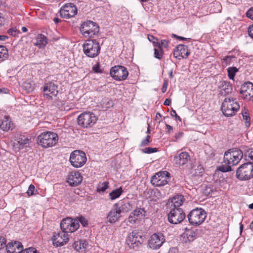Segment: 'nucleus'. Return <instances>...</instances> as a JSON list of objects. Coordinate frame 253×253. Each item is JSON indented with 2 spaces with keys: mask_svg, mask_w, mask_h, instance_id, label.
I'll list each match as a JSON object with an SVG mask.
<instances>
[{
  "mask_svg": "<svg viewBox=\"0 0 253 253\" xmlns=\"http://www.w3.org/2000/svg\"><path fill=\"white\" fill-rule=\"evenodd\" d=\"M243 156L242 151L238 149H229L224 155V165L220 166L218 169L222 172L231 171V167L237 165Z\"/></svg>",
  "mask_w": 253,
  "mask_h": 253,
  "instance_id": "1",
  "label": "nucleus"
},
{
  "mask_svg": "<svg viewBox=\"0 0 253 253\" xmlns=\"http://www.w3.org/2000/svg\"><path fill=\"white\" fill-rule=\"evenodd\" d=\"M58 141V135L51 131L42 133L37 137V143L43 148H48L54 146Z\"/></svg>",
  "mask_w": 253,
  "mask_h": 253,
  "instance_id": "2",
  "label": "nucleus"
},
{
  "mask_svg": "<svg viewBox=\"0 0 253 253\" xmlns=\"http://www.w3.org/2000/svg\"><path fill=\"white\" fill-rule=\"evenodd\" d=\"M239 108V103L233 98H226L221 105L222 112L226 117L234 115Z\"/></svg>",
  "mask_w": 253,
  "mask_h": 253,
  "instance_id": "3",
  "label": "nucleus"
},
{
  "mask_svg": "<svg viewBox=\"0 0 253 253\" xmlns=\"http://www.w3.org/2000/svg\"><path fill=\"white\" fill-rule=\"evenodd\" d=\"M83 50L87 56L90 58L95 57L100 51L99 43L96 40H87L83 44Z\"/></svg>",
  "mask_w": 253,
  "mask_h": 253,
  "instance_id": "4",
  "label": "nucleus"
},
{
  "mask_svg": "<svg viewBox=\"0 0 253 253\" xmlns=\"http://www.w3.org/2000/svg\"><path fill=\"white\" fill-rule=\"evenodd\" d=\"M189 223L193 225H199L202 224L207 217L206 211L201 208L192 210L188 215Z\"/></svg>",
  "mask_w": 253,
  "mask_h": 253,
  "instance_id": "5",
  "label": "nucleus"
},
{
  "mask_svg": "<svg viewBox=\"0 0 253 253\" xmlns=\"http://www.w3.org/2000/svg\"><path fill=\"white\" fill-rule=\"evenodd\" d=\"M236 176L241 180H247L253 178V163L249 162L242 165L237 170Z\"/></svg>",
  "mask_w": 253,
  "mask_h": 253,
  "instance_id": "6",
  "label": "nucleus"
},
{
  "mask_svg": "<svg viewBox=\"0 0 253 253\" xmlns=\"http://www.w3.org/2000/svg\"><path fill=\"white\" fill-rule=\"evenodd\" d=\"M97 117L92 112H84L80 114L78 118L79 126L84 128L92 127L97 121Z\"/></svg>",
  "mask_w": 253,
  "mask_h": 253,
  "instance_id": "7",
  "label": "nucleus"
},
{
  "mask_svg": "<svg viewBox=\"0 0 253 253\" xmlns=\"http://www.w3.org/2000/svg\"><path fill=\"white\" fill-rule=\"evenodd\" d=\"M80 31L85 37H92L99 32V27L95 22L87 21L81 25Z\"/></svg>",
  "mask_w": 253,
  "mask_h": 253,
  "instance_id": "8",
  "label": "nucleus"
},
{
  "mask_svg": "<svg viewBox=\"0 0 253 253\" xmlns=\"http://www.w3.org/2000/svg\"><path fill=\"white\" fill-rule=\"evenodd\" d=\"M70 162L75 168H80L86 162L85 154L82 151L75 150L70 155Z\"/></svg>",
  "mask_w": 253,
  "mask_h": 253,
  "instance_id": "9",
  "label": "nucleus"
},
{
  "mask_svg": "<svg viewBox=\"0 0 253 253\" xmlns=\"http://www.w3.org/2000/svg\"><path fill=\"white\" fill-rule=\"evenodd\" d=\"M111 76L116 81H124L128 75V72L126 67L121 65L115 66L110 69Z\"/></svg>",
  "mask_w": 253,
  "mask_h": 253,
  "instance_id": "10",
  "label": "nucleus"
},
{
  "mask_svg": "<svg viewBox=\"0 0 253 253\" xmlns=\"http://www.w3.org/2000/svg\"><path fill=\"white\" fill-rule=\"evenodd\" d=\"M79 226L80 224L77 220L70 217L62 219L60 223L61 230L67 234L75 231Z\"/></svg>",
  "mask_w": 253,
  "mask_h": 253,
  "instance_id": "11",
  "label": "nucleus"
},
{
  "mask_svg": "<svg viewBox=\"0 0 253 253\" xmlns=\"http://www.w3.org/2000/svg\"><path fill=\"white\" fill-rule=\"evenodd\" d=\"M143 241V238L141 235V232L135 230L129 234L126 242L129 248L133 249L141 245Z\"/></svg>",
  "mask_w": 253,
  "mask_h": 253,
  "instance_id": "12",
  "label": "nucleus"
},
{
  "mask_svg": "<svg viewBox=\"0 0 253 253\" xmlns=\"http://www.w3.org/2000/svg\"><path fill=\"white\" fill-rule=\"evenodd\" d=\"M170 174L167 171L156 173L151 178V183L156 186L159 187L166 185L169 179Z\"/></svg>",
  "mask_w": 253,
  "mask_h": 253,
  "instance_id": "13",
  "label": "nucleus"
},
{
  "mask_svg": "<svg viewBox=\"0 0 253 253\" xmlns=\"http://www.w3.org/2000/svg\"><path fill=\"white\" fill-rule=\"evenodd\" d=\"M168 214V220L170 223L177 224L181 222L185 218V214L182 209H170Z\"/></svg>",
  "mask_w": 253,
  "mask_h": 253,
  "instance_id": "14",
  "label": "nucleus"
},
{
  "mask_svg": "<svg viewBox=\"0 0 253 253\" xmlns=\"http://www.w3.org/2000/svg\"><path fill=\"white\" fill-rule=\"evenodd\" d=\"M31 137L27 135L20 134L18 135L13 141V147L15 150H19L28 147L30 143Z\"/></svg>",
  "mask_w": 253,
  "mask_h": 253,
  "instance_id": "15",
  "label": "nucleus"
},
{
  "mask_svg": "<svg viewBox=\"0 0 253 253\" xmlns=\"http://www.w3.org/2000/svg\"><path fill=\"white\" fill-rule=\"evenodd\" d=\"M69 235L63 231L54 233L52 240L54 246L61 247L66 244L69 241Z\"/></svg>",
  "mask_w": 253,
  "mask_h": 253,
  "instance_id": "16",
  "label": "nucleus"
},
{
  "mask_svg": "<svg viewBox=\"0 0 253 253\" xmlns=\"http://www.w3.org/2000/svg\"><path fill=\"white\" fill-rule=\"evenodd\" d=\"M77 13V9L76 6L72 3L65 4L60 10V16L67 19L74 16Z\"/></svg>",
  "mask_w": 253,
  "mask_h": 253,
  "instance_id": "17",
  "label": "nucleus"
},
{
  "mask_svg": "<svg viewBox=\"0 0 253 253\" xmlns=\"http://www.w3.org/2000/svg\"><path fill=\"white\" fill-rule=\"evenodd\" d=\"M164 242V236L162 234L155 233L148 240V245L151 249H157L162 246Z\"/></svg>",
  "mask_w": 253,
  "mask_h": 253,
  "instance_id": "18",
  "label": "nucleus"
},
{
  "mask_svg": "<svg viewBox=\"0 0 253 253\" xmlns=\"http://www.w3.org/2000/svg\"><path fill=\"white\" fill-rule=\"evenodd\" d=\"M240 93L248 100H253V84L248 82L241 85Z\"/></svg>",
  "mask_w": 253,
  "mask_h": 253,
  "instance_id": "19",
  "label": "nucleus"
},
{
  "mask_svg": "<svg viewBox=\"0 0 253 253\" xmlns=\"http://www.w3.org/2000/svg\"><path fill=\"white\" fill-rule=\"evenodd\" d=\"M232 85L227 81H219L217 84V90L219 94L226 96L230 94L232 91Z\"/></svg>",
  "mask_w": 253,
  "mask_h": 253,
  "instance_id": "20",
  "label": "nucleus"
},
{
  "mask_svg": "<svg viewBox=\"0 0 253 253\" xmlns=\"http://www.w3.org/2000/svg\"><path fill=\"white\" fill-rule=\"evenodd\" d=\"M43 95L49 98L56 96L58 93L57 85L52 82L44 84L43 87Z\"/></svg>",
  "mask_w": 253,
  "mask_h": 253,
  "instance_id": "21",
  "label": "nucleus"
},
{
  "mask_svg": "<svg viewBox=\"0 0 253 253\" xmlns=\"http://www.w3.org/2000/svg\"><path fill=\"white\" fill-rule=\"evenodd\" d=\"M185 199L181 195H177L168 200L166 204L167 208L180 209V206L182 205Z\"/></svg>",
  "mask_w": 253,
  "mask_h": 253,
  "instance_id": "22",
  "label": "nucleus"
},
{
  "mask_svg": "<svg viewBox=\"0 0 253 253\" xmlns=\"http://www.w3.org/2000/svg\"><path fill=\"white\" fill-rule=\"evenodd\" d=\"M173 56L177 59L180 60L187 58L190 54L187 46L179 44L173 51Z\"/></svg>",
  "mask_w": 253,
  "mask_h": 253,
  "instance_id": "23",
  "label": "nucleus"
},
{
  "mask_svg": "<svg viewBox=\"0 0 253 253\" xmlns=\"http://www.w3.org/2000/svg\"><path fill=\"white\" fill-rule=\"evenodd\" d=\"M83 180V177L81 173L77 171H71L67 178V182L71 186H77L80 184Z\"/></svg>",
  "mask_w": 253,
  "mask_h": 253,
  "instance_id": "24",
  "label": "nucleus"
},
{
  "mask_svg": "<svg viewBox=\"0 0 253 253\" xmlns=\"http://www.w3.org/2000/svg\"><path fill=\"white\" fill-rule=\"evenodd\" d=\"M145 215V211L143 209L138 208L131 212L128 217V221L134 224L141 220Z\"/></svg>",
  "mask_w": 253,
  "mask_h": 253,
  "instance_id": "25",
  "label": "nucleus"
},
{
  "mask_svg": "<svg viewBox=\"0 0 253 253\" xmlns=\"http://www.w3.org/2000/svg\"><path fill=\"white\" fill-rule=\"evenodd\" d=\"M121 216V212L118 209V204L114 205L112 209L107 216V221L110 223H114L118 221Z\"/></svg>",
  "mask_w": 253,
  "mask_h": 253,
  "instance_id": "26",
  "label": "nucleus"
},
{
  "mask_svg": "<svg viewBox=\"0 0 253 253\" xmlns=\"http://www.w3.org/2000/svg\"><path fill=\"white\" fill-rule=\"evenodd\" d=\"M7 253H22L23 247L19 242H10L6 246Z\"/></svg>",
  "mask_w": 253,
  "mask_h": 253,
  "instance_id": "27",
  "label": "nucleus"
},
{
  "mask_svg": "<svg viewBox=\"0 0 253 253\" xmlns=\"http://www.w3.org/2000/svg\"><path fill=\"white\" fill-rule=\"evenodd\" d=\"M190 159L189 155L187 152H182L178 155H176L174 157V162L178 166H183L186 164Z\"/></svg>",
  "mask_w": 253,
  "mask_h": 253,
  "instance_id": "28",
  "label": "nucleus"
},
{
  "mask_svg": "<svg viewBox=\"0 0 253 253\" xmlns=\"http://www.w3.org/2000/svg\"><path fill=\"white\" fill-rule=\"evenodd\" d=\"M73 246L77 252L81 253H84L88 247V244L86 240H80L75 241Z\"/></svg>",
  "mask_w": 253,
  "mask_h": 253,
  "instance_id": "29",
  "label": "nucleus"
},
{
  "mask_svg": "<svg viewBox=\"0 0 253 253\" xmlns=\"http://www.w3.org/2000/svg\"><path fill=\"white\" fill-rule=\"evenodd\" d=\"M13 127V123L8 116H4L1 122H0V128L4 131L12 129Z\"/></svg>",
  "mask_w": 253,
  "mask_h": 253,
  "instance_id": "30",
  "label": "nucleus"
},
{
  "mask_svg": "<svg viewBox=\"0 0 253 253\" xmlns=\"http://www.w3.org/2000/svg\"><path fill=\"white\" fill-rule=\"evenodd\" d=\"M47 43L46 37L42 34H38L36 38V41L34 44L38 47L44 48Z\"/></svg>",
  "mask_w": 253,
  "mask_h": 253,
  "instance_id": "31",
  "label": "nucleus"
},
{
  "mask_svg": "<svg viewBox=\"0 0 253 253\" xmlns=\"http://www.w3.org/2000/svg\"><path fill=\"white\" fill-rule=\"evenodd\" d=\"M132 208V204L130 202L123 201L121 202L120 206L118 209L121 213L126 212Z\"/></svg>",
  "mask_w": 253,
  "mask_h": 253,
  "instance_id": "32",
  "label": "nucleus"
},
{
  "mask_svg": "<svg viewBox=\"0 0 253 253\" xmlns=\"http://www.w3.org/2000/svg\"><path fill=\"white\" fill-rule=\"evenodd\" d=\"M197 233L194 231H189L187 232L184 235V238H186L185 242H192L196 238Z\"/></svg>",
  "mask_w": 253,
  "mask_h": 253,
  "instance_id": "33",
  "label": "nucleus"
},
{
  "mask_svg": "<svg viewBox=\"0 0 253 253\" xmlns=\"http://www.w3.org/2000/svg\"><path fill=\"white\" fill-rule=\"evenodd\" d=\"M122 193L123 190L122 187L115 189L109 193L110 199L111 200H115L120 197Z\"/></svg>",
  "mask_w": 253,
  "mask_h": 253,
  "instance_id": "34",
  "label": "nucleus"
},
{
  "mask_svg": "<svg viewBox=\"0 0 253 253\" xmlns=\"http://www.w3.org/2000/svg\"><path fill=\"white\" fill-rule=\"evenodd\" d=\"M8 53L6 48L2 45H0V61H2L8 58Z\"/></svg>",
  "mask_w": 253,
  "mask_h": 253,
  "instance_id": "35",
  "label": "nucleus"
},
{
  "mask_svg": "<svg viewBox=\"0 0 253 253\" xmlns=\"http://www.w3.org/2000/svg\"><path fill=\"white\" fill-rule=\"evenodd\" d=\"M238 71V69L236 67H229L227 69L228 76L230 80H234L236 73Z\"/></svg>",
  "mask_w": 253,
  "mask_h": 253,
  "instance_id": "36",
  "label": "nucleus"
},
{
  "mask_svg": "<svg viewBox=\"0 0 253 253\" xmlns=\"http://www.w3.org/2000/svg\"><path fill=\"white\" fill-rule=\"evenodd\" d=\"M108 188V182H104L102 183H100L97 188V192H104L107 188Z\"/></svg>",
  "mask_w": 253,
  "mask_h": 253,
  "instance_id": "37",
  "label": "nucleus"
},
{
  "mask_svg": "<svg viewBox=\"0 0 253 253\" xmlns=\"http://www.w3.org/2000/svg\"><path fill=\"white\" fill-rule=\"evenodd\" d=\"M158 46L160 48V49L159 50V49H157V48H155L154 49V55L156 58L160 59L162 58V51L161 48V46H160V44H158Z\"/></svg>",
  "mask_w": 253,
  "mask_h": 253,
  "instance_id": "38",
  "label": "nucleus"
},
{
  "mask_svg": "<svg viewBox=\"0 0 253 253\" xmlns=\"http://www.w3.org/2000/svg\"><path fill=\"white\" fill-rule=\"evenodd\" d=\"M75 220H77L78 221V223L80 222L83 226H85L88 224L87 220L83 216H80L77 217V218L75 219Z\"/></svg>",
  "mask_w": 253,
  "mask_h": 253,
  "instance_id": "39",
  "label": "nucleus"
},
{
  "mask_svg": "<svg viewBox=\"0 0 253 253\" xmlns=\"http://www.w3.org/2000/svg\"><path fill=\"white\" fill-rule=\"evenodd\" d=\"M151 140L150 136L147 135L144 139L142 140V141L140 144V146L143 147V146H147L149 144V143L151 142Z\"/></svg>",
  "mask_w": 253,
  "mask_h": 253,
  "instance_id": "40",
  "label": "nucleus"
},
{
  "mask_svg": "<svg viewBox=\"0 0 253 253\" xmlns=\"http://www.w3.org/2000/svg\"><path fill=\"white\" fill-rule=\"evenodd\" d=\"M158 149L156 148L146 147L142 150L144 153L151 154L157 152Z\"/></svg>",
  "mask_w": 253,
  "mask_h": 253,
  "instance_id": "41",
  "label": "nucleus"
},
{
  "mask_svg": "<svg viewBox=\"0 0 253 253\" xmlns=\"http://www.w3.org/2000/svg\"><path fill=\"white\" fill-rule=\"evenodd\" d=\"M243 120L245 121V123L246 124L247 126H249L250 125V118L248 115V113L247 112H245L242 114Z\"/></svg>",
  "mask_w": 253,
  "mask_h": 253,
  "instance_id": "42",
  "label": "nucleus"
},
{
  "mask_svg": "<svg viewBox=\"0 0 253 253\" xmlns=\"http://www.w3.org/2000/svg\"><path fill=\"white\" fill-rule=\"evenodd\" d=\"M22 253H38V252L34 248H29L23 250Z\"/></svg>",
  "mask_w": 253,
  "mask_h": 253,
  "instance_id": "43",
  "label": "nucleus"
},
{
  "mask_svg": "<svg viewBox=\"0 0 253 253\" xmlns=\"http://www.w3.org/2000/svg\"><path fill=\"white\" fill-rule=\"evenodd\" d=\"M35 186L33 184L30 185L28 191L27 192V194L29 196H32L34 195V192L35 191Z\"/></svg>",
  "mask_w": 253,
  "mask_h": 253,
  "instance_id": "44",
  "label": "nucleus"
},
{
  "mask_svg": "<svg viewBox=\"0 0 253 253\" xmlns=\"http://www.w3.org/2000/svg\"><path fill=\"white\" fill-rule=\"evenodd\" d=\"M6 244V240L4 237L0 234V249L4 247Z\"/></svg>",
  "mask_w": 253,
  "mask_h": 253,
  "instance_id": "45",
  "label": "nucleus"
},
{
  "mask_svg": "<svg viewBox=\"0 0 253 253\" xmlns=\"http://www.w3.org/2000/svg\"><path fill=\"white\" fill-rule=\"evenodd\" d=\"M92 70L95 73H102V70L100 69V65L98 63L93 66Z\"/></svg>",
  "mask_w": 253,
  "mask_h": 253,
  "instance_id": "46",
  "label": "nucleus"
},
{
  "mask_svg": "<svg viewBox=\"0 0 253 253\" xmlns=\"http://www.w3.org/2000/svg\"><path fill=\"white\" fill-rule=\"evenodd\" d=\"M170 115L172 117H174L175 120L181 121L180 117L176 114V111L173 109H171Z\"/></svg>",
  "mask_w": 253,
  "mask_h": 253,
  "instance_id": "47",
  "label": "nucleus"
},
{
  "mask_svg": "<svg viewBox=\"0 0 253 253\" xmlns=\"http://www.w3.org/2000/svg\"><path fill=\"white\" fill-rule=\"evenodd\" d=\"M246 15L248 17L253 20V7H252L247 11Z\"/></svg>",
  "mask_w": 253,
  "mask_h": 253,
  "instance_id": "48",
  "label": "nucleus"
},
{
  "mask_svg": "<svg viewBox=\"0 0 253 253\" xmlns=\"http://www.w3.org/2000/svg\"><path fill=\"white\" fill-rule=\"evenodd\" d=\"M233 58H234L233 56H225L223 59V62H225V65H227L228 64H229L230 63V62H231V61Z\"/></svg>",
  "mask_w": 253,
  "mask_h": 253,
  "instance_id": "49",
  "label": "nucleus"
},
{
  "mask_svg": "<svg viewBox=\"0 0 253 253\" xmlns=\"http://www.w3.org/2000/svg\"><path fill=\"white\" fill-rule=\"evenodd\" d=\"M249 36L253 39V25L250 26L248 30Z\"/></svg>",
  "mask_w": 253,
  "mask_h": 253,
  "instance_id": "50",
  "label": "nucleus"
},
{
  "mask_svg": "<svg viewBox=\"0 0 253 253\" xmlns=\"http://www.w3.org/2000/svg\"><path fill=\"white\" fill-rule=\"evenodd\" d=\"M168 85V81H165V82L164 83L163 87L162 88V92L163 93H164L166 91Z\"/></svg>",
  "mask_w": 253,
  "mask_h": 253,
  "instance_id": "51",
  "label": "nucleus"
},
{
  "mask_svg": "<svg viewBox=\"0 0 253 253\" xmlns=\"http://www.w3.org/2000/svg\"><path fill=\"white\" fill-rule=\"evenodd\" d=\"M247 155L248 157L252 161H253V149H251L247 151Z\"/></svg>",
  "mask_w": 253,
  "mask_h": 253,
  "instance_id": "52",
  "label": "nucleus"
},
{
  "mask_svg": "<svg viewBox=\"0 0 253 253\" xmlns=\"http://www.w3.org/2000/svg\"><path fill=\"white\" fill-rule=\"evenodd\" d=\"M148 39L149 41L152 42L154 43H156L158 40L156 38L152 35H148Z\"/></svg>",
  "mask_w": 253,
  "mask_h": 253,
  "instance_id": "53",
  "label": "nucleus"
},
{
  "mask_svg": "<svg viewBox=\"0 0 253 253\" xmlns=\"http://www.w3.org/2000/svg\"><path fill=\"white\" fill-rule=\"evenodd\" d=\"M17 30L14 29H10L8 31V33L12 36H15L16 35Z\"/></svg>",
  "mask_w": 253,
  "mask_h": 253,
  "instance_id": "54",
  "label": "nucleus"
},
{
  "mask_svg": "<svg viewBox=\"0 0 253 253\" xmlns=\"http://www.w3.org/2000/svg\"><path fill=\"white\" fill-rule=\"evenodd\" d=\"M161 45L165 47H167L169 45L168 41L165 40H161Z\"/></svg>",
  "mask_w": 253,
  "mask_h": 253,
  "instance_id": "55",
  "label": "nucleus"
},
{
  "mask_svg": "<svg viewBox=\"0 0 253 253\" xmlns=\"http://www.w3.org/2000/svg\"><path fill=\"white\" fill-rule=\"evenodd\" d=\"M161 117H162V116H161V114L159 113H157V114L156 115L155 119H156V120H158L159 123H160L161 122H162V120L159 119V118H161Z\"/></svg>",
  "mask_w": 253,
  "mask_h": 253,
  "instance_id": "56",
  "label": "nucleus"
},
{
  "mask_svg": "<svg viewBox=\"0 0 253 253\" xmlns=\"http://www.w3.org/2000/svg\"><path fill=\"white\" fill-rule=\"evenodd\" d=\"M4 24V18L2 16L1 14L0 13V26Z\"/></svg>",
  "mask_w": 253,
  "mask_h": 253,
  "instance_id": "57",
  "label": "nucleus"
},
{
  "mask_svg": "<svg viewBox=\"0 0 253 253\" xmlns=\"http://www.w3.org/2000/svg\"><path fill=\"white\" fill-rule=\"evenodd\" d=\"M166 129H167L168 132H170V131L172 130L173 128L170 125L166 124Z\"/></svg>",
  "mask_w": 253,
  "mask_h": 253,
  "instance_id": "58",
  "label": "nucleus"
},
{
  "mask_svg": "<svg viewBox=\"0 0 253 253\" xmlns=\"http://www.w3.org/2000/svg\"><path fill=\"white\" fill-rule=\"evenodd\" d=\"M171 100L170 99H166L165 101L164 104L166 106H169L170 104Z\"/></svg>",
  "mask_w": 253,
  "mask_h": 253,
  "instance_id": "59",
  "label": "nucleus"
},
{
  "mask_svg": "<svg viewBox=\"0 0 253 253\" xmlns=\"http://www.w3.org/2000/svg\"><path fill=\"white\" fill-rule=\"evenodd\" d=\"M173 36L174 37H176V39H179L180 40H182V41H184V40H186L187 39L185 38H184V37H180V36H178L177 35H173Z\"/></svg>",
  "mask_w": 253,
  "mask_h": 253,
  "instance_id": "60",
  "label": "nucleus"
},
{
  "mask_svg": "<svg viewBox=\"0 0 253 253\" xmlns=\"http://www.w3.org/2000/svg\"><path fill=\"white\" fill-rule=\"evenodd\" d=\"M7 37L6 36L4 35H0V40L1 41H5L7 39Z\"/></svg>",
  "mask_w": 253,
  "mask_h": 253,
  "instance_id": "61",
  "label": "nucleus"
},
{
  "mask_svg": "<svg viewBox=\"0 0 253 253\" xmlns=\"http://www.w3.org/2000/svg\"><path fill=\"white\" fill-rule=\"evenodd\" d=\"M249 228L252 231H253V221L251 222V223L250 224V226H249Z\"/></svg>",
  "mask_w": 253,
  "mask_h": 253,
  "instance_id": "62",
  "label": "nucleus"
},
{
  "mask_svg": "<svg viewBox=\"0 0 253 253\" xmlns=\"http://www.w3.org/2000/svg\"><path fill=\"white\" fill-rule=\"evenodd\" d=\"M60 20L58 18H56V17H55L54 19H53V21L55 23H58L59 22Z\"/></svg>",
  "mask_w": 253,
  "mask_h": 253,
  "instance_id": "63",
  "label": "nucleus"
},
{
  "mask_svg": "<svg viewBox=\"0 0 253 253\" xmlns=\"http://www.w3.org/2000/svg\"><path fill=\"white\" fill-rule=\"evenodd\" d=\"M21 30L23 32H26L27 31V29L26 27H22Z\"/></svg>",
  "mask_w": 253,
  "mask_h": 253,
  "instance_id": "64",
  "label": "nucleus"
}]
</instances>
